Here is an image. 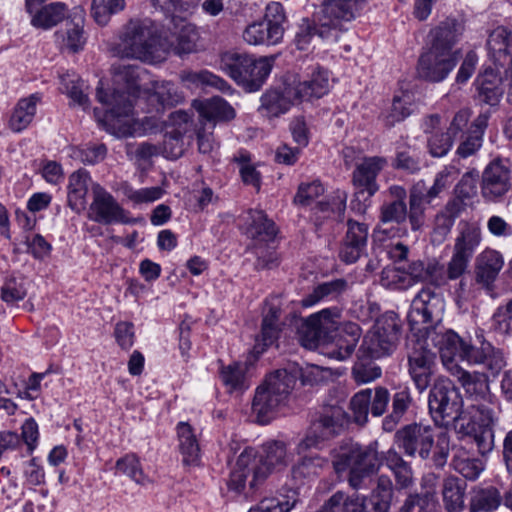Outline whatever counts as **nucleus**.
Listing matches in <instances>:
<instances>
[{"label":"nucleus","instance_id":"nucleus-36","mask_svg":"<svg viewBox=\"0 0 512 512\" xmlns=\"http://www.w3.org/2000/svg\"><path fill=\"white\" fill-rule=\"evenodd\" d=\"M299 102L294 95H288L287 86L282 94L277 91H268L261 97L259 111L266 117H278L287 112L291 104Z\"/></svg>","mask_w":512,"mask_h":512},{"label":"nucleus","instance_id":"nucleus-8","mask_svg":"<svg viewBox=\"0 0 512 512\" xmlns=\"http://www.w3.org/2000/svg\"><path fill=\"white\" fill-rule=\"evenodd\" d=\"M428 406L430 414L438 425H452L454 430L458 420L466 419L472 413V410L462 409L463 399L447 378L435 380L429 393Z\"/></svg>","mask_w":512,"mask_h":512},{"label":"nucleus","instance_id":"nucleus-4","mask_svg":"<svg viewBox=\"0 0 512 512\" xmlns=\"http://www.w3.org/2000/svg\"><path fill=\"white\" fill-rule=\"evenodd\" d=\"M264 452V459L257 458L252 449L244 450L239 455L230 475V489L241 492L249 479V487L254 490L268 477L273 467H285L292 461V454L282 441L267 442Z\"/></svg>","mask_w":512,"mask_h":512},{"label":"nucleus","instance_id":"nucleus-22","mask_svg":"<svg viewBox=\"0 0 512 512\" xmlns=\"http://www.w3.org/2000/svg\"><path fill=\"white\" fill-rule=\"evenodd\" d=\"M330 88L329 72L321 67L313 69L309 78L304 81H293L287 85L288 95H294V99L303 101L313 97L320 98L328 93Z\"/></svg>","mask_w":512,"mask_h":512},{"label":"nucleus","instance_id":"nucleus-44","mask_svg":"<svg viewBox=\"0 0 512 512\" xmlns=\"http://www.w3.org/2000/svg\"><path fill=\"white\" fill-rule=\"evenodd\" d=\"M271 69L272 63L268 58L256 60L252 57V65L247 69V77L241 81L240 85L250 92L259 90Z\"/></svg>","mask_w":512,"mask_h":512},{"label":"nucleus","instance_id":"nucleus-3","mask_svg":"<svg viewBox=\"0 0 512 512\" xmlns=\"http://www.w3.org/2000/svg\"><path fill=\"white\" fill-rule=\"evenodd\" d=\"M462 24L447 18L431 29L429 46L418 59V75L430 82H441L455 68L460 52L453 47L463 33Z\"/></svg>","mask_w":512,"mask_h":512},{"label":"nucleus","instance_id":"nucleus-19","mask_svg":"<svg viewBox=\"0 0 512 512\" xmlns=\"http://www.w3.org/2000/svg\"><path fill=\"white\" fill-rule=\"evenodd\" d=\"M92 195L93 200L88 211V217L91 220L102 224H112L124 221V209L102 186L99 184H93Z\"/></svg>","mask_w":512,"mask_h":512},{"label":"nucleus","instance_id":"nucleus-52","mask_svg":"<svg viewBox=\"0 0 512 512\" xmlns=\"http://www.w3.org/2000/svg\"><path fill=\"white\" fill-rule=\"evenodd\" d=\"M263 22L273 32L272 35L279 39H283L286 28L287 17L283 5L280 2H271L266 6Z\"/></svg>","mask_w":512,"mask_h":512},{"label":"nucleus","instance_id":"nucleus-6","mask_svg":"<svg viewBox=\"0 0 512 512\" xmlns=\"http://www.w3.org/2000/svg\"><path fill=\"white\" fill-rule=\"evenodd\" d=\"M399 446L408 456L421 459L431 457L437 467H443L449 454V438L446 434L439 435L435 443V430L430 425L421 423L409 424L397 431Z\"/></svg>","mask_w":512,"mask_h":512},{"label":"nucleus","instance_id":"nucleus-25","mask_svg":"<svg viewBox=\"0 0 512 512\" xmlns=\"http://www.w3.org/2000/svg\"><path fill=\"white\" fill-rule=\"evenodd\" d=\"M345 423V412L339 405L324 407L318 419L311 426L320 437L328 440L340 433Z\"/></svg>","mask_w":512,"mask_h":512},{"label":"nucleus","instance_id":"nucleus-43","mask_svg":"<svg viewBox=\"0 0 512 512\" xmlns=\"http://www.w3.org/2000/svg\"><path fill=\"white\" fill-rule=\"evenodd\" d=\"M503 498L499 490L493 486L476 488L472 492L469 503L470 512H482L497 509Z\"/></svg>","mask_w":512,"mask_h":512},{"label":"nucleus","instance_id":"nucleus-29","mask_svg":"<svg viewBox=\"0 0 512 512\" xmlns=\"http://www.w3.org/2000/svg\"><path fill=\"white\" fill-rule=\"evenodd\" d=\"M68 8L62 2H53L34 8L31 16V25L38 29L48 30L58 25L67 17Z\"/></svg>","mask_w":512,"mask_h":512},{"label":"nucleus","instance_id":"nucleus-40","mask_svg":"<svg viewBox=\"0 0 512 512\" xmlns=\"http://www.w3.org/2000/svg\"><path fill=\"white\" fill-rule=\"evenodd\" d=\"M38 102L39 97L36 94L18 102L9 121L10 128L13 131L20 132L32 122Z\"/></svg>","mask_w":512,"mask_h":512},{"label":"nucleus","instance_id":"nucleus-38","mask_svg":"<svg viewBox=\"0 0 512 512\" xmlns=\"http://www.w3.org/2000/svg\"><path fill=\"white\" fill-rule=\"evenodd\" d=\"M177 434L183 463L186 465L196 463L199 459L200 447L191 425L180 422L177 426Z\"/></svg>","mask_w":512,"mask_h":512},{"label":"nucleus","instance_id":"nucleus-55","mask_svg":"<svg viewBox=\"0 0 512 512\" xmlns=\"http://www.w3.org/2000/svg\"><path fill=\"white\" fill-rule=\"evenodd\" d=\"M272 33L263 21L254 22L245 28L243 39L250 45H275L281 42Z\"/></svg>","mask_w":512,"mask_h":512},{"label":"nucleus","instance_id":"nucleus-24","mask_svg":"<svg viewBox=\"0 0 512 512\" xmlns=\"http://www.w3.org/2000/svg\"><path fill=\"white\" fill-rule=\"evenodd\" d=\"M503 265L504 259L501 253L494 249L486 248L476 258V282L489 288L498 277Z\"/></svg>","mask_w":512,"mask_h":512},{"label":"nucleus","instance_id":"nucleus-33","mask_svg":"<svg viewBox=\"0 0 512 512\" xmlns=\"http://www.w3.org/2000/svg\"><path fill=\"white\" fill-rule=\"evenodd\" d=\"M477 90L480 101L491 106L498 104L502 96L501 78L492 68H488L477 78Z\"/></svg>","mask_w":512,"mask_h":512},{"label":"nucleus","instance_id":"nucleus-41","mask_svg":"<svg viewBox=\"0 0 512 512\" xmlns=\"http://www.w3.org/2000/svg\"><path fill=\"white\" fill-rule=\"evenodd\" d=\"M440 125V116L439 115H431L426 121V132L432 133V135L428 139V149L429 153L433 157H443L445 156L453 145V140L449 135L443 132H435L433 130L436 129Z\"/></svg>","mask_w":512,"mask_h":512},{"label":"nucleus","instance_id":"nucleus-62","mask_svg":"<svg viewBox=\"0 0 512 512\" xmlns=\"http://www.w3.org/2000/svg\"><path fill=\"white\" fill-rule=\"evenodd\" d=\"M324 464L325 460L317 454L303 456L293 467L292 473L295 478L315 476Z\"/></svg>","mask_w":512,"mask_h":512},{"label":"nucleus","instance_id":"nucleus-58","mask_svg":"<svg viewBox=\"0 0 512 512\" xmlns=\"http://www.w3.org/2000/svg\"><path fill=\"white\" fill-rule=\"evenodd\" d=\"M407 215L406 203L385 201L380 207L379 220L382 224L395 223L400 225L406 221Z\"/></svg>","mask_w":512,"mask_h":512},{"label":"nucleus","instance_id":"nucleus-31","mask_svg":"<svg viewBox=\"0 0 512 512\" xmlns=\"http://www.w3.org/2000/svg\"><path fill=\"white\" fill-rule=\"evenodd\" d=\"M193 106L207 120L229 121L236 115L234 108L217 96L204 101H194Z\"/></svg>","mask_w":512,"mask_h":512},{"label":"nucleus","instance_id":"nucleus-5","mask_svg":"<svg viewBox=\"0 0 512 512\" xmlns=\"http://www.w3.org/2000/svg\"><path fill=\"white\" fill-rule=\"evenodd\" d=\"M299 369L296 364L278 369L265 379L256 390L252 411L260 424H267L276 411L286 405L288 398L295 387Z\"/></svg>","mask_w":512,"mask_h":512},{"label":"nucleus","instance_id":"nucleus-56","mask_svg":"<svg viewBox=\"0 0 512 512\" xmlns=\"http://www.w3.org/2000/svg\"><path fill=\"white\" fill-rule=\"evenodd\" d=\"M125 0H92V15L99 25H106L111 15L124 10Z\"/></svg>","mask_w":512,"mask_h":512},{"label":"nucleus","instance_id":"nucleus-21","mask_svg":"<svg viewBox=\"0 0 512 512\" xmlns=\"http://www.w3.org/2000/svg\"><path fill=\"white\" fill-rule=\"evenodd\" d=\"M461 360L469 364H481L492 375H497L506 364L503 353L486 341H481L477 347L465 340Z\"/></svg>","mask_w":512,"mask_h":512},{"label":"nucleus","instance_id":"nucleus-49","mask_svg":"<svg viewBox=\"0 0 512 512\" xmlns=\"http://www.w3.org/2000/svg\"><path fill=\"white\" fill-rule=\"evenodd\" d=\"M411 403L412 397L408 388L396 392L392 399V412L384 419V428L391 431L402 420Z\"/></svg>","mask_w":512,"mask_h":512},{"label":"nucleus","instance_id":"nucleus-47","mask_svg":"<svg viewBox=\"0 0 512 512\" xmlns=\"http://www.w3.org/2000/svg\"><path fill=\"white\" fill-rule=\"evenodd\" d=\"M220 377L230 392H242L249 387L244 364L233 363L222 367Z\"/></svg>","mask_w":512,"mask_h":512},{"label":"nucleus","instance_id":"nucleus-42","mask_svg":"<svg viewBox=\"0 0 512 512\" xmlns=\"http://www.w3.org/2000/svg\"><path fill=\"white\" fill-rule=\"evenodd\" d=\"M348 288V283L344 279H335L324 282L316 286L313 291L302 299V305L310 307L323 299H335Z\"/></svg>","mask_w":512,"mask_h":512},{"label":"nucleus","instance_id":"nucleus-27","mask_svg":"<svg viewBox=\"0 0 512 512\" xmlns=\"http://www.w3.org/2000/svg\"><path fill=\"white\" fill-rule=\"evenodd\" d=\"M512 43V33L506 27L495 28L488 36L487 49L495 65L505 66L512 64L508 48Z\"/></svg>","mask_w":512,"mask_h":512},{"label":"nucleus","instance_id":"nucleus-50","mask_svg":"<svg viewBox=\"0 0 512 512\" xmlns=\"http://www.w3.org/2000/svg\"><path fill=\"white\" fill-rule=\"evenodd\" d=\"M442 496L448 512H460L464 507V491L457 478L447 477L443 481Z\"/></svg>","mask_w":512,"mask_h":512},{"label":"nucleus","instance_id":"nucleus-20","mask_svg":"<svg viewBox=\"0 0 512 512\" xmlns=\"http://www.w3.org/2000/svg\"><path fill=\"white\" fill-rule=\"evenodd\" d=\"M334 335H329L332 341L323 348V354L337 361L348 359L354 352L360 339L361 330L355 323H347L342 328L337 326Z\"/></svg>","mask_w":512,"mask_h":512},{"label":"nucleus","instance_id":"nucleus-53","mask_svg":"<svg viewBox=\"0 0 512 512\" xmlns=\"http://www.w3.org/2000/svg\"><path fill=\"white\" fill-rule=\"evenodd\" d=\"M61 83L65 93L76 104L86 109L89 106V98L85 90L87 86L85 82L75 74H65L61 76Z\"/></svg>","mask_w":512,"mask_h":512},{"label":"nucleus","instance_id":"nucleus-17","mask_svg":"<svg viewBox=\"0 0 512 512\" xmlns=\"http://www.w3.org/2000/svg\"><path fill=\"white\" fill-rule=\"evenodd\" d=\"M356 15L349 0H329L323 3L317 16L320 39L337 40L342 22L351 21Z\"/></svg>","mask_w":512,"mask_h":512},{"label":"nucleus","instance_id":"nucleus-9","mask_svg":"<svg viewBox=\"0 0 512 512\" xmlns=\"http://www.w3.org/2000/svg\"><path fill=\"white\" fill-rule=\"evenodd\" d=\"M470 409L472 413L466 419L457 421L455 432L461 436H471L479 453L485 456L494 448V425L499 410L484 403L472 404Z\"/></svg>","mask_w":512,"mask_h":512},{"label":"nucleus","instance_id":"nucleus-64","mask_svg":"<svg viewBox=\"0 0 512 512\" xmlns=\"http://www.w3.org/2000/svg\"><path fill=\"white\" fill-rule=\"evenodd\" d=\"M295 493L286 499L264 498L256 506L250 508L249 512H289L295 505Z\"/></svg>","mask_w":512,"mask_h":512},{"label":"nucleus","instance_id":"nucleus-63","mask_svg":"<svg viewBox=\"0 0 512 512\" xmlns=\"http://www.w3.org/2000/svg\"><path fill=\"white\" fill-rule=\"evenodd\" d=\"M319 37V21L317 24L304 18L299 24L295 35V44L299 50H307L315 38Z\"/></svg>","mask_w":512,"mask_h":512},{"label":"nucleus","instance_id":"nucleus-35","mask_svg":"<svg viewBox=\"0 0 512 512\" xmlns=\"http://www.w3.org/2000/svg\"><path fill=\"white\" fill-rule=\"evenodd\" d=\"M415 98L409 91H401L393 98L391 108L383 115L387 127H393L396 123L403 121L415 109Z\"/></svg>","mask_w":512,"mask_h":512},{"label":"nucleus","instance_id":"nucleus-12","mask_svg":"<svg viewBox=\"0 0 512 512\" xmlns=\"http://www.w3.org/2000/svg\"><path fill=\"white\" fill-rule=\"evenodd\" d=\"M135 99V104L141 106L148 103L151 109L159 111L160 108L173 106L178 103L173 84L170 82H153L145 71L130 68V99Z\"/></svg>","mask_w":512,"mask_h":512},{"label":"nucleus","instance_id":"nucleus-7","mask_svg":"<svg viewBox=\"0 0 512 512\" xmlns=\"http://www.w3.org/2000/svg\"><path fill=\"white\" fill-rule=\"evenodd\" d=\"M380 464L381 460L374 445L351 444L342 448L333 460L337 473L349 471L347 481L354 490L369 488L372 476Z\"/></svg>","mask_w":512,"mask_h":512},{"label":"nucleus","instance_id":"nucleus-32","mask_svg":"<svg viewBox=\"0 0 512 512\" xmlns=\"http://www.w3.org/2000/svg\"><path fill=\"white\" fill-rule=\"evenodd\" d=\"M252 65V57L245 53L228 51L220 57V68L238 84L247 77V69Z\"/></svg>","mask_w":512,"mask_h":512},{"label":"nucleus","instance_id":"nucleus-60","mask_svg":"<svg viewBox=\"0 0 512 512\" xmlns=\"http://www.w3.org/2000/svg\"><path fill=\"white\" fill-rule=\"evenodd\" d=\"M26 285L23 278H8L1 288V299L8 304L23 300L27 295Z\"/></svg>","mask_w":512,"mask_h":512},{"label":"nucleus","instance_id":"nucleus-14","mask_svg":"<svg viewBox=\"0 0 512 512\" xmlns=\"http://www.w3.org/2000/svg\"><path fill=\"white\" fill-rule=\"evenodd\" d=\"M400 326L394 314L380 317L366 335L358 353L370 358H380L391 354L399 341Z\"/></svg>","mask_w":512,"mask_h":512},{"label":"nucleus","instance_id":"nucleus-37","mask_svg":"<svg viewBox=\"0 0 512 512\" xmlns=\"http://www.w3.org/2000/svg\"><path fill=\"white\" fill-rule=\"evenodd\" d=\"M54 37L60 49L69 53H78L86 43L82 26L74 22L67 23L64 30L56 31Z\"/></svg>","mask_w":512,"mask_h":512},{"label":"nucleus","instance_id":"nucleus-59","mask_svg":"<svg viewBox=\"0 0 512 512\" xmlns=\"http://www.w3.org/2000/svg\"><path fill=\"white\" fill-rule=\"evenodd\" d=\"M233 160L239 165V172L242 181L246 185H251L259 190L261 184V176L256 168L250 163V155L245 151H241L234 156Z\"/></svg>","mask_w":512,"mask_h":512},{"label":"nucleus","instance_id":"nucleus-15","mask_svg":"<svg viewBox=\"0 0 512 512\" xmlns=\"http://www.w3.org/2000/svg\"><path fill=\"white\" fill-rule=\"evenodd\" d=\"M387 165L384 157L374 156L364 158L359 163L352 175V182L357 189L355 199L352 200V208L364 213L368 204L366 202L379 190L376 178L380 171Z\"/></svg>","mask_w":512,"mask_h":512},{"label":"nucleus","instance_id":"nucleus-39","mask_svg":"<svg viewBox=\"0 0 512 512\" xmlns=\"http://www.w3.org/2000/svg\"><path fill=\"white\" fill-rule=\"evenodd\" d=\"M182 80L191 87L195 88H215L224 93H230L231 87L228 83L208 70L187 71L181 76Z\"/></svg>","mask_w":512,"mask_h":512},{"label":"nucleus","instance_id":"nucleus-57","mask_svg":"<svg viewBox=\"0 0 512 512\" xmlns=\"http://www.w3.org/2000/svg\"><path fill=\"white\" fill-rule=\"evenodd\" d=\"M184 134L185 131L181 129H171L165 133L162 153L166 158L178 159L183 155L185 150Z\"/></svg>","mask_w":512,"mask_h":512},{"label":"nucleus","instance_id":"nucleus-11","mask_svg":"<svg viewBox=\"0 0 512 512\" xmlns=\"http://www.w3.org/2000/svg\"><path fill=\"white\" fill-rule=\"evenodd\" d=\"M482 242L481 227L476 222L460 221L457 226L452 255L447 263V280H457L468 270L475 252Z\"/></svg>","mask_w":512,"mask_h":512},{"label":"nucleus","instance_id":"nucleus-46","mask_svg":"<svg viewBox=\"0 0 512 512\" xmlns=\"http://www.w3.org/2000/svg\"><path fill=\"white\" fill-rule=\"evenodd\" d=\"M452 466L454 470L460 473L463 477L469 480H475L479 477L484 470V463L482 460L470 457L468 453L459 449L453 456Z\"/></svg>","mask_w":512,"mask_h":512},{"label":"nucleus","instance_id":"nucleus-54","mask_svg":"<svg viewBox=\"0 0 512 512\" xmlns=\"http://www.w3.org/2000/svg\"><path fill=\"white\" fill-rule=\"evenodd\" d=\"M439 270L438 263H429L425 266L421 261H414L409 265L406 274L411 277V285L419 281H430L436 285H442L445 280L436 276Z\"/></svg>","mask_w":512,"mask_h":512},{"label":"nucleus","instance_id":"nucleus-61","mask_svg":"<svg viewBox=\"0 0 512 512\" xmlns=\"http://www.w3.org/2000/svg\"><path fill=\"white\" fill-rule=\"evenodd\" d=\"M381 284L390 289L404 290L411 287V277L401 267L386 268L381 274Z\"/></svg>","mask_w":512,"mask_h":512},{"label":"nucleus","instance_id":"nucleus-16","mask_svg":"<svg viewBox=\"0 0 512 512\" xmlns=\"http://www.w3.org/2000/svg\"><path fill=\"white\" fill-rule=\"evenodd\" d=\"M339 311L337 309H324L311 315L302 325L299 332V341L303 347L313 350L324 343L329 334L337 329Z\"/></svg>","mask_w":512,"mask_h":512},{"label":"nucleus","instance_id":"nucleus-48","mask_svg":"<svg viewBox=\"0 0 512 512\" xmlns=\"http://www.w3.org/2000/svg\"><path fill=\"white\" fill-rule=\"evenodd\" d=\"M359 507L358 494L337 491L316 512H358Z\"/></svg>","mask_w":512,"mask_h":512},{"label":"nucleus","instance_id":"nucleus-45","mask_svg":"<svg viewBox=\"0 0 512 512\" xmlns=\"http://www.w3.org/2000/svg\"><path fill=\"white\" fill-rule=\"evenodd\" d=\"M420 186H412L409 193V209L407 218L411 229L418 231L422 228L425 222V212L427 200L421 194Z\"/></svg>","mask_w":512,"mask_h":512},{"label":"nucleus","instance_id":"nucleus-30","mask_svg":"<svg viewBox=\"0 0 512 512\" xmlns=\"http://www.w3.org/2000/svg\"><path fill=\"white\" fill-rule=\"evenodd\" d=\"M174 30L177 34V44L171 50L178 55L189 54L196 51L199 39L195 25L186 22L183 17L173 16Z\"/></svg>","mask_w":512,"mask_h":512},{"label":"nucleus","instance_id":"nucleus-51","mask_svg":"<svg viewBox=\"0 0 512 512\" xmlns=\"http://www.w3.org/2000/svg\"><path fill=\"white\" fill-rule=\"evenodd\" d=\"M372 359L367 354L359 353L351 372L352 378L358 385L367 384L381 376V368Z\"/></svg>","mask_w":512,"mask_h":512},{"label":"nucleus","instance_id":"nucleus-13","mask_svg":"<svg viewBox=\"0 0 512 512\" xmlns=\"http://www.w3.org/2000/svg\"><path fill=\"white\" fill-rule=\"evenodd\" d=\"M413 335L408 344V372L416 387L422 393L430 385L436 366V353L426 334Z\"/></svg>","mask_w":512,"mask_h":512},{"label":"nucleus","instance_id":"nucleus-23","mask_svg":"<svg viewBox=\"0 0 512 512\" xmlns=\"http://www.w3.org/2000/svg\"><path fill=\"white\" fill-rule=\"evenodd\" d=\"M461 383L466 393L469 394L474 403H484L487 407L495 406V410H499L497 397L490 392L488 379L483 373H470L460 367H456L453 372Z\"/></svg>","mask_w":512,"mask_h":512},{"label":"nucleus","instance_id":"nucleus-10","mask_svg":"<svg viewBox=\"0 0 512 512\" xmlns=\"http://www.w3.org/2000/svg\"><path fill=\"white\" fill-rule=\"evenodd\" d=\"M172 42L148 20L133 25L130 33V58L148 63L161 62L171 51Z\"/></svg>","mask_w":512,"mask_h":512},{"label":"nucleus","instance_id":"nucleus-1","mask_svg":"<svg viewBox=\"0 0 512 512\" xmlns=\"http://www.w3.org/2000/svg\"><path fill=\"white\" fill-rule=\"evenodd\" d=\"M128 32L124 28L118 38L110 43L113 56L119 58L111 68V86L105 91L102 83L96 88L97 100L107 107L104 117L101 118L97 108L94 115L105 129L117 138L128 136V65L125 57L128 55Z\"/></svg>","mask_w":512,"mask_h":512},{"label":"nucleus","instance_id":"nucleus-18","mask_svg":"<svg viewBox=\"0 0 512 512\" xmlns=\"http://www.w3.org/2000/svg\"><path fill=\"white\" fill-rule=\"evenodd\" d=\"M511 171L501 160L491 161L480 180L481 196L488 202L500 201L511 189Z\"/></svg>","mask_w":512,"mask_h":512},{"label":"nucleus","instance_id":"nucleus-2","mask_svg":"<svg viewBox=\"0 0 512 512\" xmlns=\"http://www.w3.org/2000/svg\"><path fill=\"white\" fill-rule=\"evenodd\" d=\"M444 310L442 299L429 289L421 290L411 303L408 321L411 329L426 334L432 347L437 348L444 366L452 373L459 367L454 363L462 357L465 340L452 330L423 326L439 322Z\"/></svg>","mask_w":512,"mask_h":512},{"label":"nucleus","instance_id":"nucleus-28","mask_svg":"<svg viewBox=\"0 0 512 512\" xmlns=\"http://www.w3.org/2000/svg\"><path fill=\"white\" fill-rule=\"evenodd\" d=\"M89 173L80 169L73 172L69 177L68 184V205L76 212H81L86 208V195L89 187L93 186Z\"/></svg>","mask_w":512,"mask_h":512},{"label":"nucleus","instance_id":"nucleus-34","mask_svg":"<svg viewBox=\"0 0 512 512\" xmlns=\"http://www.w3.org/2000/svg\"><path fill=\"white\" fill-rule=\"evenodd\" d=\"M457 175L458 170L454 166H445L435 175L430 187H427L423 180L418 181L413 186L422 185L420 188L421 194L426 198L427 203H431L452 185Z\"/></svg>","mask_w":512,"mask_h":512},{"label":"nucleus","instance_id":"nucleus-26","mask_svg":"<svg viewBox=\"0 0 512 512\" xmlns=\"http://www.w3.org/2000/svg\"><path fill=\"white\" fill-rule=\"evenodd\" d=\"M246 235L260 242L272 240L276 235L275 224L267 219L263 211L249 210L244 216Z\"/></svg>","mask_w":512,"mask_h":512}]
</instances>
